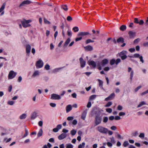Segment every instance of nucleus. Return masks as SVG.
Instances as JSON below:
<instances>
[{
  "mask_svg": "<svg viewBox=\"0 0 148 148\" xmlns=\"http://www.w3.org/2000/svg\"><path fill=\"white\" fill-rule=\"evenodd\" d=\"M121 61V60L119 58H117L116 60L113 59L110 60V64L111 66L115 65V67H116L118 64Z\"/></svg>",
  "mask_w": 148,
  "mask_h": 148,
  "instance_id": "1",
  "label": "nucleus"
},
{
  "mask_svg": "<svg viewBox=\"0 0 148 148\" xmlns=\"http://www.w3.org/2000/svg\"><path fill=\"white\" fill-rule=\"evenodd\" d=\"M20 21L23 27H27L30 26L29 23L31 22L32 20H24L23 21Z\"/></svg>",
  "mask_w": 148,
  "mask_h": 148,
  "instance_id": "2",
  "label": "nucleus"
},
{
  "mask_svg": "<svg viewBox=\"0 0 148 148\" xmlns=\"http://www.w3.org/2000/svg\"><path fill=\"white\" fill-rule=\"evenodd\" d=\"M97 129L99 132L102 134H107L108 133V129L103 127L99 126L97 127Z\"/></svg>",
  "mask_w": 148,
  "mask_h": 148,
  "instance_id": "3",
  "label": "nucleus"
},
{
  "mask_svg": "<svg viewBox=\"0 0 148 148\" xmlns=\"http://www.w3.org/2000/svg\"><path fill=\"white\" fill-rule=\"evenodd\" d=\"M127 53V51H123L119 53V56L122 60H124L127 58V56L126 55Z\"/></svg>",
  "mask_w": 148,
  "mask_h": 148,
  "instance_id": "4",
  "label": "nucleus"
},
{
  "mask_svg": "<svg viewBox=\"0 0 148 148\" xmlns=\"http://www.w3.org/2000/svg\"><path fill=\"white\" fill-rule=\"evenodd\" d=\"M17 75V73L13 71H10L8 75V79H12L14 78Z\"/></svg>",
  "mask_w": 148,
  "mask_h": 148,
  "instance_id": "5",
  "label": "nucleus"
},
{
  "mask_svg": "<svg viewBox=\"0 0 148 148\" xmlns=\"http://www.w3.org/2000/svg\"><path fill=\"white\" fill-rule=\"evenodd\" d=\"M43 62L41 60H40L37 61L36 64V68L39 69L42 68L43 65Z\"/></svg>",
  "mask_w": 148,
  "mask_h": 148,
  "instance_id": "6",
  "label": "nucleus"
},
{
  "mask_svg": "<svg viewBox=\"0 0 148 148\" xmlns=\"http://www.w3.org/2000/svg\"><path fill=\"white\" fill-rule=\"evenodd\" d=\"M31 3V2L29 0H26L23 1L20 5L19 7L20 8L25 7L26 5H28Z\"/></svg>",
  "mask_w": 148,
  "mask_h": 148,
  "instance_id": "7",
  "label": "nucleus"
},
{
  "mask_svg": "<svg viewBox=\"0 0 148 148\" xmlns=\"http://www.w3.org/2000/svg\"><path fill=\"white\" fill-rule=\"evenodd\" d=\"M51 99L53 100H59L61 99V97L59 95L53 94L51 95Z\"/></svg>",
  "mask_w": 148,
  "mask_h": 148,
  "instance_id": "8",
  "label": "nucleus"
},
{
  "mask_svg": "<svg viewBox=\"0 0 148 148\" xmlns=\"http://www.w3.org/2000/svg\"><path fill=\"white\" fill-rule=\"evenodd\" d=\"M6 5V3H4L1 5V8H0V13H1L0 14L1 16L3 15L4 13V10L5 9Z\"/></svg>",
  "mask_w": 148,
  "mask_h": 148,
  "instance_id": "9",
  "label": "nucleus"
},
{
  "mask_svg": "<svg viewBox=\"0 0 148 148\" xmlns=\"http://www.w3.org/2000/svg\"><path fill=\"white\" fill-rule=\"evenodd\" d=\"M95 123L96 125L100 124L101 121V117L97 116L95 118Z\"/></svg>",
  "mask_w": 148,
  "mask_h": 148,
  "instance_id": "10",
  "label": "nucleus"
},
{
  "mask_svg": "<svg viewBox=\"0 0 148 148\" xmlns=\"http://www.w3.org/2000/svg\"><path fill=\"white\" fill-rule=\"evenodd\" d=\"M88 63L89 65L91 66L92 68H95L96 66V63L93 61H88Z\"/></svg>",
  "mask_w": 148,
  "mask_h": 148,
  "instance_id": "11",
  "label": "nucleus"
},
{
  "mask_svg": "<svg viewBox=\"0 0 148 148\" xmlns=\"http://www.w3.org/2000/svg\"><path fill=\"white\" fill-rule=\"evenodd\" d=\"M115 95L114 93H112L108 97L105 98V101H107L109 100L113 99L115 97Z\"/></svg>",
  "mask_w": 148,
  "mask_h": 148,
  "instance_id": "12",
  "label": "nucleus"
},
{
  "mask_svg": "<svg viewBox=\"0 0 148 148\" xmlns=\"http://www.w3.org/2000/svg\"><path fill=\"white\" fill-rule=\"evenodd\" d=\"M79 60L80 62L81 67V68L84 67L86 65V62L83 60L82 58H80L79 59Z\"/></svg>",
  "mask_w": 148,
  "mask_h": 148,
  "instance_id": "13",
  "label": "nucleus"
},
{
  "mask_svg": "<svg viewBox=\"0 0 148 148\" xmlns=\"http://www.w3.org/2000/svg\"><path fill=\"white\" fill-rule=\"evenodd\" d=\"M40 72L39 71L36 70L35 71L32 75V78H34L38 77L40 75Z\"/></svg>",
  "mask_w": 148,
  "mask_h": 148,
  "instance_id": "14",
  "label": "nucleus"
},
{
  "mask_svg": "<svg viewBox=\"0 0 148 148\" xmlns=\"http://www.w3.org/2000/svg\"><path fill=\"white\" fill-rule=\"evenodd\" d=\"M37 113L36 112H33L31 114V119L32 120H34L36 119L37 117Z\"/></svg>",
  "mask_w": 148,
  "mask_h": 148,
  "instance_id": "15",
  "label": "nucleus"
},
{
  "mask_svg": "<svg viewBox=\"0 0 148 148\" xmlns=\"http://www.w3.org/2000/svg\"><path fill=\"white\" fill-rule=\"evenodd\" d=\"M89 34V32H81L77 34L78 36H82Z\"/></svg>",
  "mask_w": 148,
  "mask_h": 148,
  "instance_id": "16",
  "label": "nucleus"
},
{
  "mask_svg": "<svg viewBox=\"0 0 148 148\" xmlns=\"http://www.w3.org/2000/svg\"><path fill=\"white\" fill-rule=\"evenodd\" d=\"M31 47L30 45H28L26 46V53L29 55L30 52L31 50Z\"/></svg>",
  "mask_w": 148,
  "mask_h": 148,
  "instance_id": "17",
  "label": "nucleus"
},
{
  "mask_svg": "<svg viewBox=\"0 0 148 148\" xmlns=\"http://www.w3.org/2000/svg\"><path fill=\"white\" fill-rule=\"evenodd\" d=\"M67 136V134L66 133H62L58 136V138L60 140H62Z\"/></svg>",
  "mask_w": 148,
  "mask_h": 148,
  "instance_id": "18",
  "label": "nucleus"
},
{
  "mask_svg": "<svg viewBox=\"0 0 148 148\" xmlns=\"http://www.w3.org/2000/svg\"><path fill=\"white\" fill-rule=\"evenodd\" d=\"M108 62V59H105L103 60L101 62V65L103 66L106 64H107Z\"/></svg>",
  "mask_w": 148,
  "mask_h": 148,
  "instance_id": "19",
  "label": "nucleus"
},
{
  "mask_svg": "<svg viewBox=\"0 0 148 148\" xmlns=\"http://www.w3.org/2000/svg\"><path fill=\"white\" fill-rule=\"evenodd\" d=\"M71 41V39L70 38H68L67 39L64 45V48L66 47L68 44Z\"/></svg>",
  "mask_w": 148,
  "mask_h": 148,
  "instance_id": "20",
  "label": "nucleus"
},
{
  "mask_svg": "<svg viewBox=\"0 0 148 148\" xmlns=\"http://www.w3.org/2000/svg\"><path fill=\"white\" fill-rule=\"evenodd\" d=\"M87 111H84L82 113V116H81V118L82 119L84 120L85 119L86 114H87Z\"/></svg>",
  "mask_w": 148,
  "mask_h": 148,
  "instance_id": "21",
  "label": "nucleus"
},
{
  "mask_svg": "<svg viewBox=\"0 0 148 148\" xmlns=\"http://www.w3.org/2000/svg\"><path fill=\"white\" fill-rule=\"evenodd\" d=\"M128 33L130 37L131 38L135 36L136 34L135 32H134L132 31H130Z\"/></svg>",
  "mask_w": 148,
  "mask_h": 148,
  "instance_id": "22",
  "label": "nucleus"
},
{
  "mask_svg": "<svg viewBox=\"0 0 148 148\" xmlns=\"http://www.w3.org/2000/svg\"><path fill=\"white\" fill-rule=\"evenodd\" d=\"M84 48L86 50L91 51L93 49L92 47L90 45H88L86 47H84Z\"/></svg>",
  "mask_w": 148,
  "mask_h": 148,
  "instance_id": "23",
  "label": "nucleus"
},
{
  "mask_svg": "<svg viewBox=\"0 0 148 148\" xmlns=\"http://www.w3.org/2000/svg\"><path fill=\"white\" fill-rule=\"evenodd\" d=\"M72 110V106L70 105H68L66 107V112H68Z\"/></svg>",
  "mask_w": 148,
  "mask_h": 148,
  "instance_id": "24",
  "label": "nucleus"
},
{
  "mask_svg": "<svg viewBox=\"0 0 148 148\" xmlns=\"http://www.w3.org/2000/svg\"><path fill=\"white\" fill-rule=\"evenodd\" d=\"M27 114L25 113H23L20 116V119H25L27 117Z\"/></svg>",
  "mask_w": 148,
  "mask_h": 148,
  "instance_id": "25",
  "label": "nucleus"
},
{
  "mask_svg": "<svg viewBox=\"0 0 148 148\" xmlns=\"http://www.w3.org/2000/svg\"><path fill=\"white\" fill-rule=\"evenodd\" d=\"M43 133L42 130V129H40L39 131L38 134L37 136L38 137H40L42 135Z\"/></svg>",
  "mask_w": 148,
  "mask_h": 148,
  "instance_id": "26",
  "label": "nucleus"
},
{
  "mask_svg": "<svg viewBox=\"0 0 148 148\" xmlns=\"http://www.w3.org/2000/svg\"><path fill=\"white\" fill-rule=\"evenodd\" d=\"M97 95H91L89 99V100H92L95 99Z\"/></svg>",
  "mask_w": 148,
  "mask_h": 148,
  "instance_id": "27",
  "label": "nucleus"
},
{
  "mask_svg": "<svg viewBox=\"0 0 148 148\" xmlns=\"http://www.w3.org/2000/svg\"><path fill=\"white\" fill-rule=\"evenodd\" d=\"M117 42L118 43L123 42H124V39L122 37H120L117 39Z\"/></svg>",
  "mask_w": 148,
  "mask_h": 148,
  "instance_id": "28",
  "label": "nucleus"
},
{
  "mask_svg": "<svg viewBox=\"0 0 148 148\" xmlns=\"http://www.w3.org/2000/svg\"><path fill=\"white\" fill-rule=\"evenodd\" d=\"M66 148H73V145L70 143L67 144L66 145Z\"/></svg>",
  "mask_w": 148,
  "mask_h": 148,
  "instance_id": "29",
  "label": "nucleus"
},
{
  "mask_svg": "<svg viewBox=\"0 0 148 148\" xmlns=\"http://www.w3.org/2000/svg\"><path fill=\"white\" fill-rule=\"evenodd\" d=\"M126 28V27L125 25H122L120 27V29L122 31H124L125 30Z\"/></svg>",
  "mask_w": 148,
  "mask_h": 148,
  "instance_id": "30",
  "label": "nucleus"
},
{
  "mask_svg": "<svg viewBox=\"0 0 148 148\" xmlns=\"http://www.w3.org/2000/svg\"><path fill=\"white\" fill-rule=\"evenodd\" d=\"M146 103L145 101H142V102H140V103L138 105V106H137V108L140 107H141V106H143V105H146Z\"/></svg>",
  "mask_w": 148,
  "mask_h": 148,
  "instance_id": "31",
  "label": "nucleus"
},
{
  "mask_svg": "<svg viewBox=\"0 0 148 148\" xmlns=\"http://www.w3.org/2000/svg\"><path fill=\"white\" fill-rule=\"evenodd\" d=\"M134 74V71H131V72H130V79L131 80V81H132L133 79V77Z\"/></svg>",
  "mask_w": 148,
  "mask_h": 148,
  "instance_id": "32",
  "label": "nucleus"
},
{
  "mask_svg": "<svg viewBox=\"0 0 148 148\" xmlns=\"http://www.w3.org/2000/svg\"><path fill=\"white\" fill-rule=\"evenodd\" d=\"M129 145V143L127 141H124L123 144V146L125 147H127Z\"/></svg>",
  "mask_w": 148,
  "mask_h": 148,
  "instance_id": "33",
  "label": "nucleus"
},
{
  "mask_svg": "<svg viewBox=\"0 0 148 148\" xmlns=\"http://www.w3.org/2000/svg\"><path fill=\"white\" fill-rule=\"evenodd\" d=\"M14 103L15 102L13 101H9L8 102V104L12 106L14 104Z\"/></svg>",
  "mask_w": 148,
  "mask_h": 148,
  "instance_id": "34",
  "label": "nucleus"
},
{
  "mask_svg": "<svg viewBox=\"0 0 148 148\" xmlns=\"http://www.w3.org/2000/svg\"><path fill=\"white\" fill-rule=\"evenodd\" d=\"M29 134V132L28 130L26 129H25V133L24 135L23 136V138H24L25 137H26Z\"/></svg>",
  "mask_w": 148,
  "mask_h": 148,
  "instance_id": "35",
  "label": "nucleus"
},
{
  "mask_svg": "<svg viewBox=\"0 0 148 148\" xmlns=\"http://www.w3.org/2000/svg\"><path fill=\"white\" fill-rule=\"evenodd\" d=\"M76 132L77 131L74 129L72 130L71 132V134L73 136L75 135Z\"/></svg>",
  "mask_w": 148,
  "mask_h": 148,
  "instance_id": "36",
  "label": "nucleus"
},
{
  "mask_svg": "<svg viewBox=\"0 0 148 148\" xmlns=\"http://www.w3.org/2000/svg\"><path fill=\"white\" fill-rule=\"evenodd\" d=\"M85 143L83 142L82 144H80L78 147V148H83L84 147L85 145Z\"/></svg>",
  "mask_w": 148,
  "mask_h": 148,
  "instance_id": "37",
  "label": "nucleus"
},
{
  "mask_svg": "<svg viewBox=\"0 0 148 148\" xmlns=\"http://www.w3.org/2000/svg\"><path fill=\"white\" fill-rule=\"evenodd\" d=\"M79 28L77 27H74L73 28V30L75 32H77L79 31Z\"/></svg>",
  "mask_w": 148,
  "mask_h": 148,
  "instance_id": "38",
  "label": "nucleus"
},
{
  "mask_svg": "<svg viewBox=\"0 0 148 148\" xmlns=\"http://www.w3.org/2000/svg\"><path fill=\"white\" fill-rule=\"evenodd\" d=\"M67 32L69 36H72V33L71 30L69 29Z\"/></svg>",
  "mask_w": 148,
  "mask_h": 148,
  "instance_id": "39",
  "label": "nucleus"
},
{
  "mask_svg": "<svg viewBox=\"0 0 148 148\" xmlns=\"http://www.w3.org/2000/svg\"><path fill=\"white\" fill-rule=\"evenodd\" d=\"M62 8L65 11L67 10L68 9L66 5H64L62 6Z\"/></svg>",
  "mask_w": 148,
  "mask_h": 148,
  "instance_id": "40",
  "label": "nucleus"
},
{
  "mask_svg": "<svg viewBox=\"0 0 148 148\" xmlns=\"http://www.w3.org/2000/svg\"><path fill=\"white\" fill-rule=\"evenodd\" d=\"M11 140V138H10L8 139L7 138H4L3 141L4 142H5L6 143H7L8 142L10 141Z\"/></svg>",
  "mask_w": 148,
  "mask_h": 148,
  "instance_id": "41",
  "label": "nucleus"
},
{
  "mask_svg": "<svg viewBox=\"0 0 148 148\" xmlns=\"http://www.w3.org/2000/svg\"><path fill=\"white\" fill-rule=\"evenodd\" d=\"M98 81L99 82V86H103V82L101 80L98 79Z\"/></svg>",
  "mask_w": 148,
  "mask_h": 148,
  "instance_id": "42",
  "label": "nucleus"
},
{
  "mask_svg": "<svg viewBox=\"0 0 148 148\" xmlns=\"http://www.w3.org/2000/svg\"><path fill=\"white\" fill-rule=\"evenodd\" d=\"M61 69V68H56L54 69L53 70V72L54 73H56L59 71V70Z\"/></svg>",
  "mask_w": 148,
  "mask_h": 148,
  "instance_id": "43",
  "label": "nucleus"
},
{
  "mask_svg": "<svg viewBox=\"0 0 148 148\" xmlns=\"http://www.w3.org/2000/svg\"><path fill=\"white\" fill-rule=\"evenodd\" d=\"M44 22L46 24H50L51 23L50 22L48 21L46 19L44 18Z\"/></svg>",
  "mask_w": 148,
  "mask_h": 148,
  "instance_id": "44",
  "label": "nucleus"
},
{
  "mask_svg": "<svg viewBox=\"0 0 148 148\" xmlns=\"http://www.w3.org/2000/svg\"><path fill=\"white\" fill-rule=\"evenodd\" d=\"M112 104V102L110 101L108 102L105 105V106L106 107H109L111 106Z\"/></svg>",
  "mask_w": 148,
  "mask_h": 148,
  "instance_id": "45",
  "label": "nucleus"
},
{
  "mask_svg": "<svg viewBox=\"0 0 148 148\" xmlns=\"http://www.w3.org/2000/svg\"><path fill=\"white\" fill-rule=\"evenodd\" d=\"M140 56L138 53H135L134 54V58H139Z\"/></svg>",
  "mask_w": 148,
  "mask_h": 148,
  "instance_id": "46",
  "label": "nucleus"
},
{
  "mask_svg": "<svg viewBox=\"0 0 148 148\" xmlns=\"http://www.w3.org/2000/svg\"><path fill=\"white\" fill-rule=\"evenodd\" d=\"M138 134L137 131H135L132 133V135L134 136H136L138 135Z\"/></svg>",
  "mask_w": 148,
  "mask_h": 148,
  "instance_id": "47",
  "label": "nucleus"
},
{
  "mask_svg": "<svg viewBox=\"0 0 148 148\" xmlns=\"http://www.w3.org/2000/svg\"><path fill=\"white\" fill-rule=\"evenodd\" d=\"M50 66L48 64H47L45 65V68L47 70H48L50 69Z\"/></svg>",
  "mask_w": 148,
  "mask_h": 148,
  "instance_id": "48",
  "label": "nucleus"
},
{
  "mask_svg": "<svg viewBox=\"0 0 148 148\" xmlns=\"http://www.w3.org/2000/svg\"><path fill=\"white\" fill-rule=\"evenodd\" d=\"M94 42V41L93 40H92L90 39H88L86 41V43L87 44L90 42Z\"/></svg>",
  "mask_w": 148,
  "mask_h": 148,
  "instance_id": "49",
  "label": "nucleus"
},
{
  "mask_svg": "<svg viewBox=\"0 0 148 148\" xmlns=\"http://www.w3.org/2000/svg\"><path fill=\"white\" fill-rule=\"evenodd\" d=\"M78 37H77L75 39V40L76 42H77L78 41H79L80 40H81L82 39V37L80 36H78Z\"/></svg>",
  "mask_w": 148,
  "mask_h": 148,
  "instance_id": "50",
  "label": "nucleus"
},
{
  "mask_svg": "<svg viewBox=\"0 0 148 148\" xmlns=\"http://www.w3.org/2000/svg\"><path fill=\"white\" fill-rule=\"evenodd\" d=\"M139 137L141 138H143L145 137V134L143 133H141L140 134Z\"/></svg>",
  "mask_w": 148,
  "mask_h": 148,
  "instance_id": "51",
  "label": "nucleus"
},
{
  "mask_svg": "<svg viewBox=\"0 0 148 148\" xmlns=\"http://www.w3.org/2000/svg\"><path fill=\"white\" fill-rule=\"evenodd\" d=\"M139 58L140 60V61L142 62V63H143L144 62V61L143 58V57L142 56H141Z\"/></svg>",
  "mask_w": 148,
  "mask_h": 148,
  "instance_id": "52",
  "label": "nucleus"
},
{
  "mask_svg": "<svg viewBox=\"0 0 148 148\" xmlns=\"http://www.w3.org/2000/svg\"><path fill=\"white\" fill-rule=\"evenodd\" d=\"M139 58L140 60V61L142 62V63H143L144 62V61L143 58V57L142 56H141Z\"/></svg>",
  "mask_w": 148,
  "mask_h": 148,
  "instance_id": "53",
  "label": "nucleus"
},
{
  "mask_svg": "<svg viewBox=\"0 0 148 148\" xmlns=\"http://www.w3.org/2000/svg\"><path fill=\"white\" fill-rule=\"evenodd\" d=\"M106 111L108 113H111L112 111V110L110 108H108L106 109Z\"/></svg>",
  "mask_w": 148,
  "mask_h": 148,
  "instance_id": "54",
  "label": "nucleus"
},
{
  "mask_svg": "<svg viewBox=\"0 0 148 148\" xmlns=\"http://www.w3.org/2000/svg\"><path fill=\"white\" fill-rule=\"evenodd\" d=\"M108 118L107 116H105L103 118V122L104 123H106L108 121Z\"/></svg>",
  "mask_w": 148,
  "mask_h": 148,
  "instance_id": "55",
  "label": "nucleus"
},
{
  "mask_svg": "<svg viewBox=\"0 0 148 148\" xmlns=\"http://www.w3.org/2000/svg\"><path fill=\"white\" fill-rule=\"evenodd\" d=\"M129 51L131 53L134 52L135 51V49L134 48H131L129 49Z\"/></svg>",
  "mask_w": 148,
  "mask_h": 148,
  "instance_id": "56",
  "label": "nucleus"
},
{
  "mask_svg": "<svg viewBox=\"0 0 148 148\" xmlns=\"http://www.w3.org/2000/svg\"><path fill=\"white\" fill-rule=\"evenodd\" d=\"M142 87L141 86H139L136 88L134 90V91L135 92H137L140 88Z\"/></svg>",
  "mask_w": 148,
  "mask_h": 148,
  "instance_id": "57",
  "label": "nucleus"
},
{
  "mask_svg": "<svg viewBox=\"0 0 148 148\" xmlns=\"http://www.w3.org/2000/svg\"><path fill=\"white\" fill-rule=\"evenodd\" d=\"M21 21L20 20L18 21V23L19 25V27L21 29L22 28V25H21L22 24H21L20 23H21V22L20 21Z\"/></svg>",
  "mask_w": 148,
  "mask_h": 148,
  "instance_id": "58",
  "label": "nucleus"
},
{
  "mask_svg": "<svg viewBox=\"0 0 148 148\" xmlns=\"http://www.w3.org/2000/svg\"><path fill=\"white\" fill-rule=\"evenodd\" d=\"M117 109L119 110H121L123 109V107L121 105H119L117 107Z\"/></svg>",
  "mask_w": 148,
  "mask_h": 148,
  "instance_id": "59",
  "label": "nucleus"
},
{
  "mask_svg": "<svg viewBox=\"0 0 148 148\" xmlns=\"http://www.w3.org/2000/svg\"><path fill=\"white\" fill-rule=\"evenodd\" d=\"M91 103L90 101H89L87 103V107L88 108H89L91 107Z\"/></svg>",
  "mask_w": 148,
  "mask_h": 148,
  "instance_id": "60",
  "label": "nucleus"
},
{
  "mask_svg": "<svg viewBox=\"0 0 148 148\" xmlns=\"http://www.w3.org/2000/svg\"><path fill=\"white\" fill-rule=\"evenodd\" d=\"M140 40V39L139 38H137L134 40V44H136L138 43Z\"/></svg>",
  "mask_w": 148,
  "mask_h": 148,
  "instance_id": "61",
  "label": "nucleus"
},
{
  "mask_svg": "<svg viewBox=\"0 0 148 148\" xmlns=\"http://www.w3.org/2000/svg\"><path fill=\"white\" fill-rule=\"evenodd\" d=\"M111 142L113 143H115V140L114 137H112L110 138Z\"/></svg>",
  "mask_w": 148,
  "mask_h": 148,
  "instance_id": "62",
  "label": "nucleus"
},
{
  "mask_svg": "<svg viewBox=\"0 0 148 148\" xmlns=\"http://www.w3.org/2000/svg\"><path fill=\"white\" fill-rule=\"evenodd\" d=\"M67 20L68 21H71L72 20V18L71 16H69L67 18Z\"/></svg>",
  "mask_w": 148,
  "mask_h": 148,
  "instance_id": "63",
  "label": "nucleus"
},
{
  "mask_svg": "<svg viewBox=\"0 0 148 148\" xmlns=\"http://www.w3.org/2000/svg\"><path fill=\"white\" fill-rule=\"evenodd\" d=\"M143 45L144 47H148V42H145L143 43Z\"/></svg>",
  "mask_w": 148,
  "mask_h": 148,
  "instance_id": "64",
  "label": "nucleus"
}]
</instances>
